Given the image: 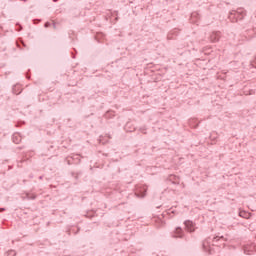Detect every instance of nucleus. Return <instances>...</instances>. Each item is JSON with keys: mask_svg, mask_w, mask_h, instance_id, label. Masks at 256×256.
Segmentation results:
<instances>
[{"mask_svg": "<svg viewBox=\"0 0 256 256\" xmlns=\"http://www.w3.org/2000/svg\"><path fill=\"white\" fill-rule=\"evenodd\" d=\"M74 227V229H76V232H74V235H76V233L79 231V227H77V226H73Z\"/></svg>", "mask_w": 256, "mask_h": 256, "instance_id": "obj_15", "label": "nucleus"}, {"mask_svg": "<svg viewBox=\"0 0 256 256\" xmlns=\"http://www.w3.org/2000/svg\"><path fill=\"white\" fill-rule=\"evenodd\" d=\"M3 211H6L5 208H0V213H3Z\"/></svg>", "mask_w": 256, "mask_h": 256, "instance_id": "obj_18", "label": "nucleus"}, {"mask_svg": "<svg viewBox=\"0 0 256 256\" xmlns=\"http://www.w3.org/2000/svg\"><path fill=\"white\" fill-rule=\"evenodd\" d=\"M184 229L188 233H193V231H195V226L194 225H184Z\"/></svg>", "mask_w": 256, "mask_h": 256, "instance_id": "obj_7", "label": "nucleus"}, {"mask_svg": "<svg viewBox=\"0 0 256 256\" xmlns=\"http://www.w3.org/2000/svg\"><path fill=\"white\" fill-rule=\"evenodd\" d=\"M23 44V46L25 47V43L24 42H21Z\"/></svg>", "mask_w": 256, "mask_h": 256, "instance_id": "obj_22", "label": "nucleus"}, {"mask_svg": "<svg viewBox=\"0 0 256 256\" xmlns=\"http://www.w3.org/2000/svg\"><path fill=\"white\" fill-rule=\"evenodd\" d=\"M72 231H75V229H73V230H72V229H70V230H69V235H71V232H72Z\"/></svg>", "mask_w": 256, "mask_h": 256, "instance_id": "obj_19", "label": "nucleus"}, {"mask_svg": "<svg viewBox=\"0 0 256 256\" xmlns=\"http://www.w3.org/2000/svg\"><path fill=\"white\" fill-rule=\"evenodd\" d=\"M21 91L22 89H21V86L19 85H15L12 88V93H14V95H21Z\"/></svg>", "mask_w": 256, "mask_h": 256, "instance_id": "obj_5", "label": "nucleus"}, {"mask_svg": "<svg viewBox=\"0 0 256 256\" xmlns=\"http://www.w3.org/2000/svg\"><path fill=\"white\" fill-rule=\"evenodd\" d=\"M72 177H75V172H72Z\"/></svg>", "mask_w": 256, "mask_h": 256, "instance_id": "obj_21", "label": "nucleus"}, {"mask_svg": "<svg viewBox=\"0 0 256 256\" xmlns=\"http://www.w3.org/2000/svg\"><path fill=\"white\" fill-rule=\"evenodd\" d=\"M27 197H28V199H32V200L37 199V195H35V194H27Z\"/></svg>", "mask_w": 256, "mask_h": 256, "instance_id": "obj_11", "label": "nucleus"}, {"mask_svg": "<svg viewBox=\"0 0 256 256\" xmlns=\"http://www.w3.org/2000/svg\"><path fill=\"white\" fill-rule=\"evenodd\" d=\"M219 39H221V32H212V34L210 35L211 43H217L219 42Z\"/></svg>", "mask_w": 256, "mask_h": 256, "instance_id": "obj_2", "label": "nucleus"}, {"mask_svg": "<svg viewBox=\"0 0 256 256\" xmlns=\"http://www.w3.org/2000/svg\"><path fill=\"white\" fill-rule=\"evenodd\" d=\"M184 225H187V221L184 222Z\"/></svg>", "mask_w": 256, "mask_h": 256, "instance_id": "obj_24", "label": "nucleus"}, {"mask_svg": "<svg viewBox=\"0 0 256 256\" xmlns=\"http://www.w3.org/2000/svg\"><path fill=\"white\" fill-rule=\"evenodd\" d=\"M12 141L13 143H15L16 145H19V143H21V136H19V134H14L12 136Z\"/></svg>", "mask_w": 256, "mask_h": 256, "instance_id": "obj_6", "label": "nucleus"}, {"mask_svg": "<svg viewBox=\"0 0 256 256\" xmlns=\"http://www.w3.org/2000/svg\"><path fill=\"white\" fill-rule=\"evenodd\" d=\"M140 133H143V135H147V127L143 126L139 128Z\"/></svg>", "mask_w": 256, "mask_h": 256, "instance_id": "obj_10", "label": "nucleus"}, {"mask_svg": "<svg viewBox=\"0 0 256 256\" xmlns=\"http://www.w3.org/2000/svg\"><path fill=\"white\" fill-rule=\"evenodd\" d=\"M172 237H175V238H177V237H183V228H181V227H177L176 229H175V231H174V234L172 235Z\"/></svg>", "mask_w": 256, "mask_h": 256, "instance_id": "obj_3", "label": "nucleus"}, {"mask_svg": "<svg viewBox=\"0 0 256 256\" xmlns=\"http://www.w3.org/2000/svg\"><path fill=\"white\" fill-rule=\"evenodd\" d=\"M202 247H203L204 251H206V253H210L211 254V245H209V242L207 240H205L202 243Z\"/></svg>", "mask_w": 256, "mask_h": 256, "instance_id": "obj_4", "label": "nucleus"}, {"mask_svg": "<svg viewBox=\"0 0 256 256\" xmlns=\"http://www.w3.org/2000/svg\"><path fill=\"white\" fill-rule=\"evenodd\" d=\"M24 2L27 1V0H23Z\"/></svg>", "mask_w": 256, "mask_h": 256, "instance_id": "obj_26", "label": "nucleus"}, {"mask_svg": "<svg viewBox=\"0 0 256 256\" xmlns=\"http://www.w3.org/2000/svg\"><path fill=\"white\" fill-rule=\"evenodd\" d=\"M240 217H243V219H249V213L242 211L239 213Z\"/></svg>", "mask_w": 256, "mask_h": 256, "instance_id": "obj_8", "label": "nucleus"}, {"mask_svg": "<svg viewBox=\"0 0 256 256\" xmlns=\"http://www.w3.org/2000/svg\"><path fill=\"white\" fill-rule=\"evenodd\" d=\"M53 28L57 29V24L55 22L53 23Z\"/></svg>", "mask_w": 256, "mask_h": 256, "instance_id": "obj_17", "label": "nucleus"}, {"mask_svg": "<svg viewBox=\"0 0 256 256\" xmlns=\"http://www.w3.org/2000/svg\"><path fill=\"white\" fill-rule=\"evenodd\" d=\"M44 27H51V24L49 23V22H46L45 24H44Z\"/></svg>", "mask_w": 256, "mask_h": 256, "instance_id": "obj_14", "label": "nucleus"}, {"mask_svg": "<svg viewBox=\"0 0 256 256\" xmlns=\"http://www.w3.org/2000/svg\"><path fill=\"white\" fill-rule=\"evenodd\" d=\"M252 252H253V250H252V249H249V247H247V246L244 247V253H245L246 255H251Z\"/></svg>", "mask_w": 256, "mask_h": 256, "instance_id": "obj_9", "label": "nucleus"}, {"mask_svg": "<svg viewBox=\"0 0 256 256\" xmlns=\"http://www.w3.org/2000/svg\"><path fill=\"white\" fill-rule=\"evenodd\" d=\"M68 165H71V160H67Z\"/></svg>", "mask_w": 256, "mask_h": 256, "instance_id": "obj_20", "label": "nucleus"}, {"mask_svg": "<svg viewBox=\"0 0 256 256\" xmlns=\"http://www.w3.org/2000/svg\"><path fill=\"white\" fill-rule=\"evenodd\" d=\"M95 212H87L85 217H88L89 219H91V217H94Z\"/></svg>", "mask_w": 256, "mask_h": 256, "instance_id": "obj_12", "label": "nucleus"}, {"mask_svg": "<svg viewBox=\"0 0 256 256\" xmlns=\"http://www.w3.org/2000/svg\"><path fill=\"white\" fill-rule=\"evenodd\" d=\"M78 157H79V154H75V155L71 156V159H78Z\"/></svg>", "mask_w": 256, "mask_h": 256, "instance_id": "obj_13", "label": "nucleus"}, {"mask_svg": "<svg viewBox=\"0 0 256 256\" xmlns=\"http://www.w3.org/2000/svg\"><path fill=\"white\" fill-rule=\"evenodd\" d=\"M39 179H43V176H40Z\"/></svg>", "mask_w": 256, "mask_h": 256, "instance_id": "obj_23", "label": "nucleus"}, {"mask_svg": "<svg viewBox=\"0 0 256 256\" xmlns=\"http://www.w3.org/2000/svg\"><path fill=\"white\" fill-rule=\"evenodd\" d=\"M243 17H244L243 14L237 11H233L229 15V19L230 21H232V23H237V21H243Z\"/></svg>", "mask_w": 256, "mask_h": 256, "instance_id": "obj_1", "label": "nucleus"}, {"mask_svg": "<svg viewBox=\"0 0 256 256\" xmlns=\"http://www.w3.org/2000/svg\"><path fill=\"white\" fill-rule=\"evenodd\" d=\"M109 115H111V112H107V113L105 114L106 119H109Z\"/></svg>", "mask_w": 256, "mask_h": 256, "instance_id": "obj_16", "label": "nucleus"}, {"mask_svg": "<svg viewBox=\"0 0 256 256\" xmlns=\"http://www.w3.org/2000/svg\"><path fill=\"white\" fill-rule=\"evenodd\" d=\"M10 253H13V250H11Z\"/></svg>", "mask_w": 256, "mask_h": 256, "instance_id": "obj_25", "label": "nucleus"}]
</instances>
